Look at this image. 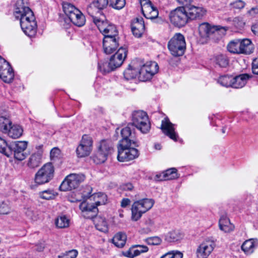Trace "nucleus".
Returning a JSON list of instances; mask_svg holds the SVG:
<instances>
[{
    "instance_id": "f257e3e1",
    "label": "nucleus",
    "mask_w": 258,
    "mask_h": 258,
    "mask_svg": "<svg viewBox=\"0 0 258 258\" xmlns=\"http://www.w3.org/2000/svg\"><path fill=\"white\" fill-rule=\"evenodd\" d=\"M14 15L20 20L21 29L26 35L32 37L36 34L37 23L34 14L29 7L19 6L16 9Z\"/></svg>"
},
{
    "instance_id": "f03ea898",
    "label": "nucleus",
    "mask_w": 258,
    "mask_h": 258,
    "mask_svg": "<svg viewBox=\"0 0 258 258\" xmlns=\"http://www.w3.org/2000/svg\"><path fill=\"white\" fill-rule=\"evenodd\" d=\"M86 194H83V197L86 200L80 203V210H94L98 206L106 204L107 197L104 193L99 192L91 195L92 188L90 186L86 187Z\"/></svg>"
},
{
    "instance_id": "7ed1b4c3",
    "label": "nucleus",
    "mask_w": 258,
    "mask_h": 258,
    "mask_svg": "<svg viewBox=\"0 0 258 258\" xmlns=\"http://www.w3.org/2000/svg\"><path fill=\"white\" fill-rule=\"evenodd\" d=\"M132 146H136V143L133 144L126 141L120 140L117 146V159L120 162L132 160L139 156V151Z\"/></svg>"
},
{
    "instance_id": "20e7f679",
    "label": "nucleus",
    "mask_w": 258,
    "mask_h": 258,
    "mask_svg": "<svg viewBox=\"0 0 258 258\" xmlns=\"http://www.w3.org/2000/svg\"><path fill=\"white\" fill-rule=\"evenodd\" d=\"M127 52L126 48L120 47L116 52L110 57L108 63L103 64L102 66L99 65L100 71L105 73L109 72L120 67L126 57Z\"/></svg>"
},
{
    "instance_id": "39448f33",
    "label": "nucleus",
    "mask_w": 258,
    "mask_h": 258,
    "mask_svg": "<svg viewBox=\"0 0 258 258\" xmlns=\"http://www.w3.org/2000/svg\"><path fill=\"white\" fill-rule=\"evenodd\" d=\"M62 8L65 15L74 25L78 27L84 25L86 22L85 17L78 9L68 3H63Z\"/></svg>"
},
{
    "instance_id": "423d86ee",
    "label": "nucleus",
    "mask_w": 258,
    "mask_h": 258,
    "mask_svg": "<svg viewBox=\"0 0 258 258\" xmlns=\"http://www.w3.org/2000/svg\"><path fill=\"white\" fill-rule=\"evenodd\" d=\"M168 48L171 54L174 56L182 55L186 49V42L184 36L175 33L168 43Z\"/></svg>"
},
{
    "instance_id": "0eeeda50",
    "label": "nucleus",
    "mask_w": 258,
    "mask_h": 258,
    "mask_svg": "<svg viewBox=\"0 0 258 258\" xmlns=\"http://www.w3.org/2000/svg\"><path fill=\"white\" fill-rule=\"evenodd\" d=\"M54 169L51 163H47L43 165L36 173L34 178L35 182L41 185L49 182L53 177Z\"/></svg>"
},
{
    "instance_id": "6e6552de",
    "label": "nucleus",
    "mask_w": 258,
    "mask_h": 258,
    "mask_svg": "<svg viewBox=\"0 0 258 258\" xmlns=\"http://www.w3.org/2000/svg\"><path fill=\"white\" fill-rule=\"evenodd\" d=\"M133 124L142 133L146 134L150 130V123L147 114L141 110L135 111L132 114Z\"/></svg>"
},
{
    "instance_id": "1a4fd4ad",
    "label": "nucleus",
    "mask_w": 258,
    "mask_h": 258,
    "mask_svg": "<svg viewBox=\"0 0 258 258\" xmlns=\"http://www.w3.org/2000/svg\"><path fill=\"white\" fill-rule=\"evenodd\" d=\"M113 150L112 144L109 140H102L98 146V150L93 157V160L96 164L104 163L108 156Z\"/></svg>"
},
{
    "instance_id": "9d476101",
    "label": "nucleus",
    "mask_w": 258,
    "mask_h": 258,
    "mask_svg": "<svg viewBox=\"0 0 258 258\" xmlns=\"http://www.w3.org/2000/svg\"><path fill=\"white\" fill-rule=\"evenodd\" d=\"M93 22L100 32L104 35V37L118 36V32L116 26L105 19H102L94 17Z\"/></svg>"
},
{
    "instance_id": "9b49d317",
    "label": "nucleus",
    "mask_w": 258,
    "mask_h": 258,
    "mask_svg": "<svg viewBox=\"0 0 258 258\" xmlns=\"http://www.w3.org/2000/svg\"><path fill=\"white\" fill-rule=\"evenodd\" d=\"M142 66L139 68V80L145 82L150 80L158 72V66L155 62H144L142 59Z\"/></svg>"
},
{
    "instance_id": "f8f14e48",
    "label": "nucleus",
    "mask_w": 258,
    "mask_h": 258,
    "mask_svg": "<svg viewBox=\"0 0 258 258\" xmlns=\"http://www.w3.org/2000/svg\"><path fill=\"white\" fill-rule=\"evenodd\" d=\"M85 179V176L82 174H71L67 176L59 186L62 191L70 190L78 187L79 184Z\"/></svg>"
},
{
    "instance_id": "ddd939ff",
    "label": "nucleus",
    "mask_w": 258,
    "mask_h": 258,
    "mask_svg": "<svg viewBox=\"0 0 258 258\" xmlns=\"http://www.w3.org/2000/svg\"><path fill=\"white\" fill-rule=\"evenodd\" d=\"M169 18L174 25L178 27L184 26L188 20L185 8L178 7L172 11L170 13Z\"/></svg>"
},
{
    "instance_id": "4468645a",
    "label": "nucleus",
    "mask_w": 258,
    "mask_h": 258,
    "mask_svg": "<svg viewBox=\"0 0 258 258\" xmlns=\"http://www.w3.org/2000/svg\"><path fill=\"white\" fill-rule=\"evenodd\" d=\"M28 142L26 141H16L11 144L9 145L10 156L13 154L16 159L19 161L24 160L27 156L25 151Z\"/></svg>"
},
{
    "instance_id": "2eb2a0df",
    "label": "nucleus",
    "mask_w": 258,
    "mask_h": 258,
    "mask_svg": "<svg viewBox=\"0 0 258 258\" xmlns=\"http://www.w3.org/2000/svg\"><path fill=\"white\" fill-rule=\"evenodd\" d=\"M216 243L213 240L206 239L198 246L196 255L197 258H208L216 247Z\"/></svg>"
},
{
    "instance_id": "dca6fc26",
    "label": "nucleus",
    "mask_w": 258,
    "mask_h": 258,
    "mask_svg": "<svg viewBox=\"0 0 258 258\" xmlns=\"http://www.w3.org/2000/svg\"><path fill=\"white\" fill-rule=\"evenodd\" d=\"M92 138L87 135L83 136L80 144L76 149L78 157H85L89 156L92 150Z\"/></svg>"
},
{
    "instance_id": "f3484780",
    "label": "nucleus",
    "mask_w": 258,
    "mask_h": 258,
    "mask_svg": "<svg viewBox=\"0 0 258 258\" xmlns=\"http://www.w3.org/2000/svg\"><path fill=\"white\" fill-rule=\"evenodd\" d=\"M142 59L136 58L132 61L128 67L124 72V77L126 80L139 79V68L142 66Z\"/></svg>"
},
{
    "instance_id": "a211bd4d",
    "label": "nucleus",
    "mask_w": 258,
    "mask_h": 258,
    "mask_svg": "<svg viewBox=\"0 0 258 258\" xmlns=\"http://www.w3.org/2000/svg\"><path fill=\"white\" fill-rule=\"evenodd\" d=\"M14 74L10 64L0 56V78L6 83H11Z\"/></svg>"
},
{
    "instance_id": "6ab92c4d",
    "label": "nucleus",
    "mask_w": 258,
    "mask_h": 258,
    "mask_svg": "<svg viewBox=\"0 0 258 258\" xmlns=\"http://www.w3.org/2000/svg\"><path fill=\"white\" fill-rule=\"evenodd\" d=\"M142 12L147 19H153L158 16V11L150 0H140Z\"/></svg>"
},
{
    "instance_id": "aec40b11",
    "label": "nucleus",
    "mask_w": 258,
    "mask_h": 258,
    "mask_svg": "<svg viewBox=\"0 0 258 258\" xmlns=\"http://www.w3.org/2000/svg\"><path fill=\"white\" fill-rule=\"evenodd\" d=\"M119 47V37H106L102 41V49L104 53L110 54Z\"/></svg>"
},
{
    "instance_id": "412c9836",
    "label": "nucleus",
    "mask_w": 258,
    "mask_h": 258,
    "mask_svg": "<svg viewBox=\"0 0 258 258\" xmlns=\"http://www.w3.org/2000/svg\"><path fill=\"white\" fill-rule=\"evenodd\" d=\"M163 133L171 139L176 141L178 138L177 133L175 132L174 124L172 123L167 118H165L162 121L161 126Z\"/></svg>"
},
{
    "instance_id": "4be33fe9",
    "label": "nucleus",
    "mask_w": 258,
    "mask_h": 258,
    "mask_svg": "<svg viewBox=\"0 0 258 258\" xmlns=\"http://www.w3.org/2000/svg\"><path fill=\"white\" fill-rule=\"evenodd\" d=\"M185 10L186 11L188 19L195 20L200 19L204 16L206 13V10L202 7L195 6L189 4Z\"/></svg>"
},
{
    "instance_id": "5701e85b",
    "label": "nucleus",
    "mask_w": 258,
    "mask_h": 258,
    "mask_svg": "<svg viewBox=\"0 0 258 258\" xmlns=\"http://www.w3.org/2000/svg\"><path fill=\"white\" fill-rule=\"evenodd\" d=\"M108 4V0H94L87 8V12L88 14L93 17H94L95 11L94 9H96L97 12H99V11L103 10L106 8Z\"/></svg>"
},
{
    "instance_id": "b1692460",
    "label": "nucleus",
    "mask_w": 258,
    "mask_h": 258,
    "mask_svg": "<svg viewBox=\"0 0 258 258\" xmlns=\"http://www.w3.org/2000/svg\"><path fill=\"white\" fill-rule=\"evenodd\" d=\"M219 27L220 26H211L208 23H203L200 24L199 27L200 35L203 38L208 37L219 30Z\"/></svg>"
},
{
    "instance_id": "393cba45",
    "label": "nucleus",
    "mask_w": 258,
    "mask_h": 258,
    "mask_svg": "<svg viewBox=\"0 0 258 258\" xmlns=\"http://www.w3.org/2000/svg\"><path fill=\"white\" fill-rule=\"evenodd\" d=\"M145 30V24L143 19L137 18L132 24V31L134 36L140 37Z\"/></svg>"
},
{
    "instance_id": "a878e982",
    "label": "nucleus",
    "mask_w": 258,
    "mask_h": 258,
    "mask_svg": "<svg viewBox=\"0 0 258 258\" xmlns=\"http://www.w3.org/2000/svg\"><path fill=\"white\" fill-rule=\"evenodd\" d=\"M154 204V201L151 199H143L138 200L133 204L132 210H139L144 208L146 210H150Z\"/></svg>"
},
{
    "instance_id": "bb28decb",
    "label": "nucleus",
    "mask_w": 258,
    "mask_h": 258,
    "mask_svg": "<svg viewBox=\"0 0 258 258\" xmlns=\"http://www.w3.org/2000/svg\"><path fill=\"white\" fill-rule=\"evenodd\" d=\"M148 247L144 245H137L130 248L125 253V255L130 258H134L141 253L147 252Z\"/></svg>"
},
{
    "instance_id": "cd10ccee",
    "label": "nucleus",
    "mask_w": 258,
    "mask_h": 258,
    "mask_svg": "<svg viewBox=\"0 0 258 258\" xmlns=\"http://www.w3.org/2000/svg\"><path fill=\"white\" fill-rule=\"evenodd\" d=\"M178 177L177 170L172 168L156 175V179L159 181L172 180Z\"/></svg>"
},
{
    "instance_id": "c85d7f7f",
    "label": "nucleus",
    "mask_w": 258,
    "mask_h": 258,
    "mask_svg": "<svg viewBox=\"0 0 258 258\" xmlns=\"http://www.w3.org/2000/svg\"><path fill=\"white\" fill-rule=\"evenodd\" d=\"M251 75L247 74H243L238 76L233 77L232 87L234 88H240L244 87L248 80L251 78Z\"/></svg>"
},
{
    "instance_id": "c756f323",
    "label": "nucleus",
    "mask_w": 258,
    "mask_h": 258,
    "mask_svg": "<svg viewBox=\"0 0 258 258\" xmlns=\"http://www.w3.org/2000/svg\"><path fill=\"white\" fill-rule=\"evenodd\" d=\"M42 151H38L33 153L29 157L27 165L30 168H35L38 167L42 162Z\"/></svg>"
},
{
    "instance_id": "7c9ffc66",
    "label": "nucleus",
    "mask_w": 258,
    "mask_h": 258,
    "mask_svg": "<svg viewBox=\"0 0 258 258\" xmlns=\"http://www.w3.org/2000/svg\"><path fill=\"white\" fill-rule=\"evenodd\" d=\"M220 229L225 232H230L234 230V226L231 223L226 216L221 217L219 221Z\"/></svg>"
},
{
    "instance_id": "2f4dec72",
    "label": "nucleus",
    "mask_w": 258,
    "mask_h": 258,
    "mask_svg": "<svg viewBox=\"0 0 258 258\" xmlns=\"http://www.w3.org/2000/svg\"><path fill=\"white\" fill-rule=\"evenodd\" d=\"M258 245L257 239H250L245 241L241 246L242 250L246 254H250Z\"/></svg>"
},
{
    "instance_id": "473e14b6",
    "label": "nucleus",
    "mask_w": 258,
    "mask_h": 258,
    "mask_svg": "<svg viewBox=\"0 0 258 258\" xmlns=\"http://www.w3.org/2000/svg\"><path fill=\"white\" fill-rule=\"evenodd\" d=\"M95 227L100 231L106 232L108 230V224L104 217L98 215L94 219Z\"/></svg>"
},
{
    "instance_id": "72a5a7b5",
    "label": "nucleus",
    "mask_w": 258,
    "mask_h": 258,
    "mask_svg": "<svg viewBox=\"0 0 258 258\" xmlns=\"http://www.w3.org/2000/svg\"><path fill=\"white\" fill-rule=\"evenodd\" d=\"M7 134L9 137L12 139H18L23 134V128L21 126L18 124L11 125L9 128Z\"/></svg>"
},
{
    "instance_id": "f704fd0d",
    "label": "nucleus",
    "mask_w": 258,
    "mask_h": 258,
    "mask_svg": "<svg viewBox=\"0 0 258 258\" xmlns=\"http://www.w3.org/2000/svg\"><path fill=\"white\" fill-rule=\"evenodd\" d=\"M240 44L241 53L248 54L253 52V45L250 40L248 39L240 40Z\"/></svg>"
},
{
    "instance_id": "c9c22d12",
    "label": "nucleus",
    "mask_w": 258,
    "mask_h": 258,
    "mask_svg": "<svg viewBox=\"0 0 258 258\" xmlns=\"http://www.w3.org/2000/svg\"><path fill=\"white\" fill-rule=\"evenodd\" d=\"M157 230L158 227L154 221L149 219L145 222V226L141 229L140 233L142 234H149Z\"/></svg>"
},
{
    "instance_id": "e433bc0d",
    "label": "nucleus",
    "mask_w": 258,
    "mask_h": 258,
    "mask_svg": "<svg viewBox=\"0 0 258 258\" xmlns=\"http://www.w3.org/2000/svg\"><path fill=\"white\" fill-rule=\"evenodd\" d=\"M12 122L8 114L2 115L0 116V131L6 134L12 125Z\"/></svg>"
},
{
    "instance_id": "4c0bfd02",
    "label": "nucleus",
    "mask_w": 258,
    "mask_h": 258,
    "mask_svg": "<svg viewBox=\"0 0 258 258\" xmlns=\"http://www.w3.org/2000/svg\"><path fill=\"white\" fill-rule=\"evenodd\" d=\"M183 234L179 230H172L166 236V240L169 242H175L182 239Z\"/></svg>"
},
{
    "instance_id": "58836bf2",
    "label": "nucleus",
    "mask_w": 258,
    "mask_h": 258,
    "mask_svg": "<svg viewBox=\"0 0 258 258\" xmlns=\"http://www.w3.org/2000/svg\"><path fill=\"white\" fill-rule=\"evenodd\" d=\"M121 134L122 137L121 140H125L127 142H130L133 144H135L136 142L134 140L135 135L132 133L130 127L128 126L122 128L121 131Z\"/></svg>"
},
{
    "instance_id": "ea45409f",
    "label": "nucleus",
    "mask_w": 258,
    "mask_h": 258,
    "mask_svg": "<svg viewBox=\"0 0 258 258\" xmlns=\"http://www.w3.org/2000/svg\"><path fill=\"white\" fill-rule=\"evenodd\" d=\"M227 50L231 53L236 54L241 53L240 39H236L230 41L227 45Z\"/></svg>"
},
{
    "instance_id": "a19ab883",
    "label": "nucleus",
    "mask_w": 258,
    "mask_h": 258,
    "mask_svg": "<svg viewBox=\"0 0 258 258\" xmlns=\"http://www.w3.org/2000/svg\"><path fill=\"white\" fill-rule=\"evenodd\" d=\"M126 236L123 233H117L112 239L113 243L118 247H123L126 242Z\"/></svg>"
},
{
    "instance_id": "79ce46f5",
    "label": "nucleus",
    "mask_w": 258,
    "mask_h": 258,
    "mask_svg": "<svg viewBox=\"0 0 258 258\" xmlns=\"http://www.w3.org/2000/svg\"><path fill=\"white\" fill-rule=\"evenodd\" d=\"M213 61L220 68H226L229 64L227 57L221 54L215 55L213 58Z\"/></svg>"
},
{
    "instance_id": "37998d69",
    "label": "nucleus",
    "mask_w": 258,
    "mask_h": 258,
    "mask_svg": "<svg viewBox=\"0 0 258 258\" xmlns=\"http://www.w3.org/2000/svg\"><path fill=\"white\" fill-rule=\"evenodd\" d=\"M70 220L66 216H58L55 220V224L58 228H66L70 226Z\"/></svg>"
},
{
    "instance_id": "c03bdc74",
    "label": "nucleus",
    "mask_w": 258,
    "mask_h": 258,
    "mask_svg": "<svg viewBox=\"0 0 258 258\" xmlns=\"http://www.w3.org/2000/svg\"><path fill=\"white\" fill-rule=\"evenodd\" d=\"M56 196H57V193L53 190L50 189L44 190L39 192V197L42 199L46 200L53 199Z\"/></svg>"
},
{
    "instance_id": "a18cd8bd",
    "label": "nucleus",
    "mask_w": 258,
    "mask_h": 258,
    "mask_svg": "<svg viewBox=\"0 0 258 258\" xmlns=\"http://www.w3.org/2000/svg\"><path fill=\"white\" fill-rule=\"evenodd\" d=\"M233 80V77L228 75H224L221 76L218 80V82L222 86L225 87H232V82Z\"/></svg>"
},
{
    "instance_id": "49530a36",
    "label": "nucleus",
    "mask_w": 258,
    "mask_h": 258,
    "mask_svg": "<svg viewBox=\"0 0 258 258\" xmlns=\"http://www.w3.org/2000/svg\"><path fill=\"white\" fill-rule=\"evenodd\" d=\"M0 152L4 154L6 156H10V150L9 145H8L5 140L0 137Z\"/></svg>"
},
{
    "instance_id": "de8ad7c7",
    "label": "nucleus",
    "mask_w": 258,
    "mask_h": 258,
    "mask_svg": "<svg viewBox=\"0 0 258 258\" xmlns=\"http://www.w3.org/2000/svg\"><path fill=\"white\" fill-rule=\"evenodd\" d=\"M144 241L149 245H160L162 240L159 236H152L146 238Z\"/></svg>"
},
{
    "instance_id": "09e8293b",
    "label": "nucleus",
    "mask_w": 258,
    "mask_h": 258,
    "mask_svg": "<svg viewBox=\"0 0 258 258\" xmlns=\"http://www.w3.org/2000/svg\"><path fill=\"white\" fill-rule=\"evenodd\" d=\"M98 211H82L81 216L85 219H91L94 221V218L98 216Z\"/></svg>"
},
{
    "instance_id": "8fccbe9b",
    "label": "nucleus",
    "mask_w": 258,
    "mask_h": 258,
    "mask_svg": "<svg viewBox=\"0 0 258 258\" xmlns=\"http://www.w3.org/2000/svg\"><path fill=\"white\" fill-rule=\"evenodd\" d=\"M78 254V251L76 249H72L66 251L58 256V258H76Z\"/></svg>"
},
{
    "instance_id": "3c124183",
    "label": "nucleus",
    "mask_w": 258,
    "mask_h": 258,
    "mask_svg": "<svg viewBox=\"0 0 258 258\" xmlns=\"http://www.w3.org/2000/svg\"><path fill=\"white\" fill-rule=\"evenodd\" d=\"M232 23L236 27L239 29L243 28L245 25V22L243 18L240 16L233 18L232 20Z\"/></svg>"
},
{
    "instance_id": "603ef678",
    "label": "nucleus",
    "mask_w": 258,
    "mask_h": 258,
    "mask_svg": "<svg viewBox=\"0 0 258 258\" xmlns=\"http://www.w3.org/2000/svg\"><path fill=\"white\" fill-rule=\"evenodd\" d=\"M110 3L113 8L120 10L124 7L125 2V0H110Z\"/></svg>"
},
{
    "instance_id": "864d4df0",
    "label": "nucleus",
    "mask_w": 258,
    "mask_h": 258,
    "mask_svg": "<svg viewBox=\"0 0 258 258\" xmlns=\"http://www.w3.org/2000/svg\"><path fill=\"white\" fill-rule=\"evenodd\" d=\"M183 254L179 251H172L169 252L162 256L161 258H182Z\"/></svg>"
},
{
    "instance_id": "5fc2aeb1",
    "label": "nucleus",
    "mask_w": 258,
    "mask_h": 258,
    "mask_svg": "<svg viewBox=\"0 0 258 258\" xmlns=\"http://www.w3.org/2000/svg\"><path fill=\"white\" fill-rule=\"evenodd\" d=\"M231 5L235 9H241L244 8L245 3L241 0H236L231 3Z\"/></svg>"
},
{
    "instance_id": "6e6d98bb",
    "label": "nucleus",
    "mask_w": 258,
    "mask_h": 258,
    "mask_svg": "<svg viewBox=\"0 0 258 258\" xmlns=\"http://www.w3.org/2000/svg\"><path fill=\"white\" fill-rule=\"evenodd\" d=\"M143 213V212L141 211H132V219L135 221L138 220L141 217Z\"/></svg>"
},
{
    "instance_id": "4d7b16f0",
    "label": "nucleus",
    "mask_w": 258,
    "mask_h": 258,
    "mask_svg": "<svg viewBox=\"0 0 258 258\" xmlns=\"http://www.w3.org/2000/svg\"><path fill=\"white\" fill-rule=\"evenodd\" d=\"M247 15L251 18H254L258 15V6L251 8L247 12Z\"/></svg>"
},
{
    "instance_id": "13d9d810",
    "label": "nucleus",
    "mask_w": 258,
    "mask_h": 258,
    "mask_svg": "<svg viewBox=\"0 0 258 258\" xmlns=\"http://www.w3.org/2000/svg\"><path fill=\"white\" fill-rule=\"evenodd\" d=\"M252 70L254 74L258 75V57L253 60L252 63Z\"/></svg>"
},
{
    "instance_id": "bf43d9fd",
    "label": "nucleus",
    "mask_w": 258,
    "mask_h": 258,
    "mask_svg": "<svg viewBox=\"0 0 258 258\" xmlns=\"http://www.w3.org/2000/svg\"><path fill=\"white\" fill-rule=\"evenodd\" d=\"M60 154V150L57 148H53L50 151V158L51 159L57 158Z\"/></svg>"
},
{
    "instance_id": "052dcab7",
    "label": "nucleus",
    "mask_w": 258,
    "mask_h": 258,
    "mask_svg": "<svg viewBox=\"0 0 258 258\" xmlns=\"http://www.w3.org/2000/svg\"><path fill=\"white\" fill-rule=\"evenodd\" d=\"M131 203V201L130 199L127 198H124L123 199L121 202V207L122 208H125L126 207V206L128 205H130Z\"/></svg>"
},
{
    "instance_id": "680f3d73",
    "label": "nucleus",
    "mask_w": 258,
    "mask_h": 258,
    "mask_svg": "<svg viewBox=\"0 0 258 258\" xmlns=\"http://www.w3.org/2000/svg\"><path fill=\"white\" fill-rule=\"evenodd\" d=\"M251 30L254 35L258 36V23L253 24L251 26Z\"/></svg>"
},
{
    "instance_id": "e2e57ef3",
    "label": "nucleus",
    "mask_w": 258,
    "mask_h": 258,
    "mask_svg": "<svg viewBox=\"0 0 258 258\" xmlns=\"http://www.w3.org/2000/svg\"><path fill=\"white\" fill-rule=\"evenodd\" d=\"M180 5L185 6L186 7L191 2L192 0H176Z\"/></svg>"
},
{
    "instance_id": "0e129e2a",
    "label": "nucleus",
    "mask_w": 258,
    "mask_h": 258,
    "mask_svg": "<svg viewBox=\"0 0 258 258\" xmlns=\"http://www.w3.org/2000/svg\"><path fill=\"white\" fill-rule=\"evenodd\" d=\"M124 189L129 190H132L134 188L133 185L131 183H127L124 184Z\"/></svg>"
},
{
    "instance_id": "69168bd1",
    "label": "nucleus",
    "mask_w": 258,
    "mask_h": 258,
    "mask_svg": "<svg viewBox=\"0 0 258 258\" xmlns=\"http://www.w3.org/2000/svg\"><path fill=\"white\" fill-rule=\"evenodd\" d=\"M155 148L157 150H160L161 148V146L160 144H157L155 145Z\"/></svg>"
},
{
    "instance_id": "338daca9",
    "label": "nucleus",
    "mask_w": 258,
    "mask_h": 258,
    "mask_svg": "<svg viewBox=\"0 0 258 258\" xmlns=\"http://www.w3.org/2000/svg\"><path fill=\"white\" fill-rule=\"evenodd\" d=\"M43 248H44V247L43 246L41 245L37 247V250L39 251H41L43 249Z\"/></svg>"
},
{
    "instance_id": "774afa93",
    "label": "nucleus",
    "mask_w": 258,
    "mask_h": 258,
    "mask_svg": "<svg viewBox=\"0 0 258 258\" xmlns=\"http://www.w3.org/2000/svg\"><path fill=\"white\" fill-rule=\"evenodd\" d=\"M6 208V205L5 204H4V203H2L1 205H0V209L1 208H2V209H5Z\"/></svg>"
}]
</instances>
